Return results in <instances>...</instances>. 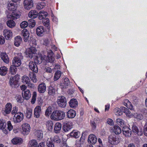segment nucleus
Listing matches in <instances>:
<instances>
[{"label":"nucleus","instance_id":"obj_20","mask_svg":"<svg viewBox=\"0 0 147 147\" xmlns=\"http://www.w3.org/2000/svg\"><path fill=\"white\" fill-rule=\"evenodd\" d=\"M132 131L133 132L136 133L138 135L141 136L143 134L142 129L139 130L137 126L135 125H133L132 127Z\"/></svg>","mask_w":147,"mask_h":147},{"label":"nucleus","instance_id":"obj_29","mask_svg":"<svg viewBox=\"0 0 147 147\" xmlns=\"http://www.w3.org/2000/svg\"><path fill=\"white\" fill-rule=\"evenodd\" d=\"M47 12L43 11H40L38 13V18L40 20H42L45 18L48 15Z\"/></svg>","mask_w":147,"mask_h":147},{"label":"nucleus","instance_id":"obj_2","mask_svg":"<svg viewBox=\"0 0 147 147\" xmlns=\"http://www.w3.org/2000/svg\"><path fill=\"white\" fill-rule=\"evenodd\" d=\"M36 50L34 47H31L28 48L26 49L25 52L26 57H29L30 58H32L34 56V55L36 53Z\"/></svg>","mask_w":147,"mask_h":147},{"label":"nucleus","instance_id":"obj_33","mask_svg":"<svg viewBox=\"0 0 147 147\" xmlns=\"http://www.w3.org/2000/svg\"><path fill=\"white\" fill-rule=\"evenodd\" d=\"M80 133L78 131L76 130H74L70 133V135L71 137H74L75 138H78L80 136Z\"/></svg>","mask_w":147,"mask_h":147},{"label":"nucleus","instance_id":"obj_14","mask_svg":"<svg viewBox=\"0 0 147 147\" xmlns=\"http://www.w3.org/2000/svg\"><path fill=\"white\" fill-rule=\"evenodd\" d=\"M96 141L97 138L95 135L93 134H91L89 136L88 142L89 143L94 144L96 143Z\"/></svg>","mask_w":147,"mask_h":147},{"label":"nucleus","instance_id":"obj_8","mask_svg":"<svg viewBox=\"0 0 147 147\" xmlns=\"http://www.w3.org/2000/svg\"><path fill=\"white\" fill-rule=\"evenodd\" d=\"M33 1L32 0H24V6L25 9L29 10L33 6Z\"/></svg>","mask_w":147,"mask_h":147},{"label":"nucleus","instance_id":"obj_52","mask_svg":"<svg viewBox=\"0 0 147 147\" xmlns=\"http://www.w3.org/2000/svg\"><path fill=\"white\" fill-rule=\"evenodd\" d=\"M28 22L29 25H30V26L31 28L34 27L36 24L35 21L32 19L29 20Z\"/></svg>","mask_w":147,"mask_h":147},{"label":"nucleus","instance_id":"obj_53","mask_svg":"<svg viewBox=\"0 0 147 147\" xmlns=\"http://www.w3.org/2000/svg\"><path fill=\"white\" fill-rule=\"evenodd\" d=\"M35 135L39 139H41L43 137V134L42 131L40 130H37L35 132Z\"/></svg>","mask_w":147,"mask_h":147},{"label":"nucleus","instance_id":"obj_16","mask_svg":"<svg viewBox=\"0 0 147 147\" xmlns=\"http://www.w3.org/2000/svg\"><path fill=\"white\" fill-rule=\"evenodd\" d=\"M29 33L26 29H24L22 31V35L24 37V40L25 42L28 41L29 36Z\"/></svg>","mask_w":147,"mask_h":147},{"label":"nucleus","instance_id":"obj_47","mask_svg":"<svg viewBox=\"0 0 147 147\" xmlns=\"http://www.w3.org/2000/svg\"><path fill=\"white\" fill-rule=\"evenodd\" d=\"M53 125V122L51 121H49L46 122V126L49 131H51L52 129Z\"/></svg>","mask_w":147,"mask_h":147},{"label":"nucleus","instance_id":"obj_15","mask_svg":"<svg viewBox=\"0 0 147 147\" xmlns=\"http://www.w3.org/2000/svg\"><path fill=\"white\" fill-rule=\"evenodd\" d=\"M29 69L37 73L38 72V68L35 63L33 61H30L29 64Z\"/></svg>","mask_w":147,"mask_h":147},{"label":"nucleus","instance_id":"obj_61","mask_svg":"<svg viewBox=\"0 0 147 147\" xmlns=\"http://www.w3.org/2000/svg\"><path fill=\"white\" fill-rule=\"evenodd\" d=\"M125 114L127 117L129 118H131L133 117H136V113L133 114L132 113H131V112L129 110L128 111L127 113H126Z\"/></svg>","mask_w":147,"mask_h":147},{"label":"nucleus","instance_id":"obj_57","mask_svg":"<svg viewBox=\"0 0 147 147\" xmlns=\"http://www.w3.org/2000/svg\"><path fill=\"white\" fill-rule=\"evenodd\" d=\"M43 23L45 26L48 27L49 24V21L48 18H45L42 21Z\"/></svg>","mask_w":147,"mask_h":147},{"label":"nucleus","instance_id":"obj_48","mask_svg":"<svg viewBox=\"0 0 147 147\" xmlns=\"http://www.w3.org/2000/svg\"><path fill=\"white\" fill-rule=\"evenodd\" d=\"M55 87H53V86H49V89L48 93L50 95H53L55 92Z\"/></svg>","mask_w":147,"mask_h":147},{"label":"nucleus","instance_id":"obj_62","mask_svg":"<svg viewBox=\"0 0 147 147\" xmlns=\"http://www.w3.org/2000/svg\"><path fill=\"white\" fill-rule=\"evenodd\" d=\"M52 141L50 139L49 140H48L47 142V144L48 147H54V145L53 144Z\"/></svg>","mask_w":147,"mask_h":147},{"label":"nucleus","instance_id":"obj_28","mask_svg":"<svg viewBox=\"0 0 147 147\" xmlns=\"http://www.w3.org/2000/svg\"><path fill=\"white\" fill-rule=\"evenodd\" d=\"M12 143L15 144H20L23 142V140L20 138L16 137L13 138L11 140Z\"/></svg>","mask_w":147,"mask_h":147},{"label":"nucleus","instance_id":"obj_27","mask_svg":"<svg viewBox=\"0 0 147 147\" xmlns=\"http://www.w3.org/2000/svg\"><path fill=\"white\" fill-rule=\"evenodd\" d=\"M38 14V13L35 10H31L28 13V16L32 18H36Z\"/></svg>","mask_w":147,"mask_h":147},{"label":"nucleus","instance_id":"obj_40","mask_svg":"<svg viewBox=\"0 0 147 147\" xmlns=\"http://www.w3.org/2000/svg\"><path fill=\"white\" fill-rule=\"evenodd\" d=\"M57 111H55L52 113L50 116L51 119L54 120L58 121Z\"/></svg>","mask_w":147,"mask_h":147},{"label":"nucleus","instance_id":"obj_36","mask_svg":"<svg viewBox=\"0 0 147 147\" xmlns=\"http://www.w3.org/2000/svg\"><path fill=\"white\" fill-rule=\"evenodd\" d=\"M7 68L6 67H1L0 68V74L2 76H5L7 74Z\"/></svg>","mask_w":147,"mask_h":147},{"label":"nucleus","instance_id":"obj_32","mask_svg":"<svg viewBox=\"0 0 147 147\" xmlns=\"http://www.w3.org/2000/svg\"><path fill=\"white\" fill-rule=\"evenodd\" d=\"M17 7L16 4L13 3H10L8 4L7 6V8L9 10L14 11L16 10Z\"/></svg>","mask_w":147,"mask_h":147},{"label":"nucleus","instance_id":"obj_43","mask_svg":"<svg viewBox=\"0 0 147 147\" xmlns=\"http://www.w3.org/2000/svg\"><path fill=\"white\" fill-rule=\"evenodd\" d=\"M113 131L116 134H119L121 132V129L118 126H115L113 127Z\"/></svg>","mask_w":147,"mask_h":147},{"label":"nucleus","instance_id":"obj_63","mask_svg":"<svg viewBox=\"0 0 147 147\" xmlns=\"http://www.w3.org/2000/svg\"><path fill=\"white\" fill-rule=\"evenodd\" d=\"M116 122L119 125H123L124 124L123 121L121 119H116Z\"/></svg>","mask_w":147,"mask_h":147},{"label":"nucleus","instance_id":"obj_49","mask_svg":"<svg viewBox=\"0 0 147 147\" xmlns=\"http://www.w3.org/2000/svg\"><path fill=\"white\" fill-rule=\"evenodd\" d=\"M114 112L115 115L117 116L121 115L122 114V112L121 109L117 107L114 109Z\"/></svg>","mask_w":147,"mask_h":147},{"label":"nucleus","instance_id":"obj_6","mask_svg":"<svg viewBox=\"0 0 147 147\" xmlns=\"http://www.w3.org/2000/svg\"><path fill=\"white\" fill-rule=\"evenodd\" d=\"M24 115L22 113L19 112L15 115L13 117V121L15 123H19L23 119Z\"/></svg>","mask_w":147,"mask_h":147},{"label":"nucleus","instance_id":"obj_46","mask_svg":"<svg viewBox=\"0 0 147 147\" xmlns=\"http://www.w3.org/2000/svg\"><path fill=\"white\" fill-rule=\"evenodd\" d=\"M50 139L54 143H60L61 141L59 138L57 136H54L52 138H51Z\"/></svg>","mask_w":147,"mask_h":147},{"label":"nucleus","instance_id":"obj_60","mask_svg":"<svg viewBox=\"0 0 147 147\" xmlns=\"http://www.w3.org/2000/svg\"><path fill=\"white\" fill-rule=\"evenodd\" d=\"M28 25V23L26 21H24L22 22L20 25V27L22 28H25Z\"/></svg>","mask_w":147,"mask_h":147},{"label":"nucleus","instance_id":"obj_7","mask_svg":"<svg viewBox=\"0 0 147 147\" xmlns=\"http://www.w3.org/2000/svg\"><path fill=\"white\" fill-rule=\"evenodd\" d=\"M72 123L70 121H67L64 123L63 129L64 131L67 132L72 128Z\"/></svg>","mask_w":147,"mask_h":147},{"label":"nucleus","instance_id":"obj_35","mask_svg":"<svg viewBox=\"0 0 147 147\" xmlns=\"http://www.w3.org/2000/svg\"><path fill=\"white\" fill-rule=\"evenodd\" d=\"M36 59H37L35 61V63H37L40 64L42 62L43 60H45V59H47V57L46 55H41L40 57H37Z\"/></svg>","mask_w":147,"mask_h":147},{"label":"nucleus","instance_id":"obj_25","mask_svg":"<svg viewBox=\"0 0 147 147\" xmlns=\"http://www.w3.org/2000/svg\"><path fill=\"white\" fill-rule=\"evenodd\" d=\"M1 57L4 62L7 63H9V59L5 53H2L1 54Z\"/></svg>","mask_w":147,"mask_h":147},{"label":"nucleus","instance_id":"obj_58","mask_svg":"<svg viewBox=\"0 0 147 147\" xmlns=\"http://www.w3.org/2000/svg\"><path fill=\"white\" fill-rule=\"evenodd\" d=\"M36 40L32 37H30V40H28V42L32 43V45H32V47H33L34 45H36Z\"/></svg>","mask_w":147,"mask_h":147},{"label":"nucleus","instance_id":"obj_10","mask_svg":"<svg viewBox=\"0 0 147 147\" xmlns=\"http://www.w3.org/2000/svg\"><path fill=\"white\" fill-rule=\"evenodd\" d=\"M3 34L7 40L10 39L12 37V31L7 29H5L4 30Z\"/></svg>","mask_w":147,"mask_h":147},{"label":"nucleus","instance_id":"obj_42","mask_svg":"<svg viewBox=\"0 0 147 147\" xmlns=\"http://www.w3.org/2000/svg\"><path fill=\"white\" fill-rule=\"evenodd\" d=\"M16 67L13 65L10 66L9 68V71L10 73L12 75L15 74L17 70V69Z\"/></svg>","mask_w":147,"mask_h":147},{"label":"nucleus","instance_id":"obj_5","mask_svg":"<svg viewBox=\"0 0 147 147\" xmlns=\"http://www.w3.org/2000/svg\"><path fill=\"white\" fill-rule=\"evenodd\" d=\"M109 142L112 144H117L120 142L119 139L115 135H110L108 138Z\"/></svg>","mask_w":147,"mask_h":147},{"label":"nucleus","instance_id":"obj_51","mask_svg":"<svg viewBox=\"0 0 147 147\" xmlns=\"http://www.w3.org/2000/svg\"><path fill=\"white\" fill-rule=\"evenodd\" d=\"M32 114V110L30 109H27L26 113V116L28 118H31Z\"/></svg>","mask_w":147,"mask_h":147},{"label":"nucleus","instance_id":"obj_9","mask_svg":"<svg viewBox=\"0 0 147 147\" xmlns=\"http://www.w3.org/2000/svg\"><path fill=\"white\" fill-rule=\"evenodd\" d=\"M63 83L61 84V88L63 90L67 88L68 86L70 84V82L68 78L64 77L63 78Z\"/></svg>","mask_w":147,"mask_h":147},{"label":"nucleus","instance_id":"obj_34","mask_svg":"<svg viewBox=\"0 0 147 147\" xmlns=\"http://www.w3.org/2000/svg\"><path fill=\"white\" fill-rule=\"evenodd\" d=\"M123 105L127 108L131 110H132L133 109V106L131 104L130 102L127 99H126L123 102Z\"/></svg>","mask_w":147,"mask_h":147},{"label":"nucleus","instance_id":"obj_50","mask_svg":"<svg viewBox=\"0 0 147 147\" xmlns=\"http://www.w3.org/2000/svg\"><path fill=\"white\" fill-rule=\"evenodd\" d=\"M30 77L31 79L34 82H36L37 81L36 75L33 72H31L29 74Z\"/></svg>","mask_w":147,"mask_h":147},{"label":"nucleus","instance_id":"obj_59","mask_svg":"<svg viewBox=\"0 0 147 147\" xmlns=\"http://www.w3.org/2000/svg\"><path fill=\"white\" fill-rule=\"evenodd\" d=\"M36 96V92H34L31 101V102L32 104H34L35 102Z\"/></svg>","mask_w":147,"mask_h":147},{"label":"nucleus","instance_id":"obj_3","mask_svg":"<svg viewBox=\"0 0 147 147\" xmlns=\"http://www.w3.org/2000/svg\"><path fill=\"white\" fill-rule=\"evenodd\" d=\"M22 134L24 135H27L29 133L30 127V125L26 123H24L22 124Z\"/></svg>","mask_w":147,"mask_h":147},{"label":"nucleus","instance_id":"obj_1","mask_svg":"<svg viewBox=\"0 0 147 147\" xmlns=\"http://www.w3.org/2000/svg\"><path fill=\"white\" fill-rule=\"evenodd\" d=\"M19 79V76L17 75L11 77L9 81L10 86L13 88H17L19 86L18 82Z\"/></svg>","mask_w":147,"mask_h":147},{"label":"nucleus","instance_id":"obj_23","mask_svg":"<svg viewBox=\"0 0 147 147\" xmlns=\"http://www.w3.org/2000/svg\"><path fill=\"white\" fill-rule=\"evenodd\" d=\"M76 114L75 111L73 109L69 110L67 112V116L68 118H73Z\"/></svg>","mask_w":147,"mask_h":147},{"label":"nucleus","instance_id":"obj_55","mask_svg":"<svg viewBox=\"0 0 147 147\" xmlns=\"http://www.w3.org/2000/svg\"><path fill=\"white\" fill-rule=\"evenodd\" d=\"M6 126V123L5 121L3 119H0V129H4Z\"/></svg>","mask_w":147,"mask_h":147},{"label":"nucleus","instance_id":"obj_11","mask_svg":"<svg viewBox=\"0 0 147 147\" xmlns=\"http://www.w3.org/2000/svg\"><path fill=\"white\" fill-rule=\"evenodd\" d=\"M12 105L10 103H7L4 109L2 111L3 113L5 115L9 114L11 111Z\"/></svg>","mask_w":147,"mask_h":147},{"label":"nucleus","instance_id":"obj_21","mask_svg":"<svg viewBox=\"0 0 147 147\" xmlns=\"http://www.w3.org/2000/svg\"><path fill=\"white\" fill-rule=\"evenodd\" d=\"M12 64L16 67L19 66L21 64V60L18 57H15L12 60Z\"/></svg>","mask_w":147,"mask_h":147},{"label":"nucleus","instance_id":"obj_4","mask_svg":"<svg viewBox=\"0 0 147 147\" xmlns=\"http://www.w3.org/2000/svg\"><path fill=\"white\" fill-rule=\"evenodd\" d=\"M57 102L58 105L61 107L64 108L66 105V100L63 96H60L57 98Z\"/></svg>","mask_w":147,"mask_h":147},{"label":"nucleus","instance_id":"obj_39","mask_svg":"<svg viewBox=\"0 0 147 147\" xmlns=\"http://www.w3.org/2000/svg\"><path fill=\"white\" fill-rule=\"evenodd\" d=\"M58 120L63 119L64 118L65 114V113L61 111H57Z\"/></svg>","mask_w":147,"mask_h":147},{"label":"nucleus","instance_id":"obj_38","mask_svg":"<svg viewBox=\"0 0 147 147\" xmlns=\"http://www.w3.org/2000/svg\"><path fill=\"white\" fill-rule=\"evenodd\" d=\"M84 142V140L82 137L80 138L79 140H76L75 144V147H81V145Z\"/></svg>","mask_w":147,"mask_h":147},{"label":"nucleus","instance_id":"obj_17","mask_svg":"<svg viewBox=\"0 0 147 147\" xmlns=\"http://www.w3.org/2000/svg\"><path fill=\"white\" fill-rule=\"evenodd\" d=\"M41 113V107L39 106H36L34 110V117L36 118L40 117Z\"/></svg>","mask_w":147,"mask_h":147},{"label":"nucleus","instance_id":"obj_26","mask_svg":"<svg viewBox=\"0 0 147 147\" xmlns=\"http://www.w3.org/2000/svg\"><path fill=\"white\" fill-rule=\"evenodd\" d=\"M22 95L23 98L26 100H28L31 96L30 91L28 90H26L24 93L22 92Z\"/></svg>","mask_w":147,"mask_h":147},{"label":"nucleus","instance_id":"obj_45","mask_svg":"<svg viewBox=\"0 0 147 147\" xmlns=\"http://www.w3.org/2000/svg\"><path fill=\"white\" fill-rule=\"evenodd\" d=\"M7 24L8 26L10 28L14 27L16 25L15 22L12 20H8L7 22Z\"/></svg>","mask_w":147,"mask_h":147},{"label":"nucleus","instance_id":"obj_30","mask_svg":"<svg viewBox=\"0 0 147 147\" xmlns=\"http://www.w3.org/2000/svg\"><path fill=\"white\" fill-rule=\"evenodd\" d=\"M38 144L37 141L33 139L29 141L28 145V147H37Z\"/></svg>","mask_w":147,"mask_h":147},{"label":"nucleus","instance_id":"obj_56","mask_svg":"<svg viewBox=\"0 0 147 147\" xmlns=\"http://www.w3.org/2000/svg\"><path fill=\"white\" fill-rule=\"evenodd\" d=\"M52 112V108L51 107L49 106L46 110L45 115L46 116H48Z\"/></svg>","mask_w":147,"mask_h":147},{"label":"nucleus","instance_id":"obj_24","mask_svg":"<svg viewBox=\"0 0 147 147\" xmlns=\"http://www.w3.org/2000/svg\"><path fill=\"white\" fill-rule=\"evenodd\" d=\"M61 128V124L59 123H57L55 125L54 131L56 133H60Z\"/></svg>","mask_w":147,"mask_h":147},{"label":"nucleus","instance_id":"obj_13","mask_svg":"<svg viewBox=\"0 0 147 147\" xmlns=\"http://www.w3.org/2000/svg\"><path fill=\"white\" fill-rule=\"evenodd\" d=\"M20 15L21 14L20 12L17 10H16L12 12L11 15L10 16H11V17H8V16H7V17L8 18H10L13 20H15L19 18Z\"/></svg>","mask_w":147,"mask_h":147},{"label":"nucleus","instance_id":"obj_22","mask_svg":"<svg viewBox=\"0 0 147 147\" xmlns=\"http://www.w3.org/2000/svg\"><path fill=\"white\" fill-rule=\"evenodd\" d=\"M38 90L39 92L43 93L46 90V86L43 83L39 84L38 87Z\"/></svg>","mask_w":147,"mask_h":147},{"label":"nucleus","instance_id":"obj_19","mask_svg":"<svg viewBox=\"0 0 147 147\" xmlns=\"http://www.w3.org/2000/svg\"><path fill=\"white\" fill-rule=\"evenodd\" d=\"M47 61L48 62L52 63L54 60V58L52 56L53 53L51 50H49L47 52Z\"/></svg>","mask_w":147,"mask_h":147},{"label":"nucleus","instance_id":"obj_12","mask_svg":"<svg viewBox=\"0 0 147 147\" xmlns=\"http://www.w3.org/2000/svg\"><path fill=\"white\" fill-rule=\"evenodd\" d=\"M123 133L124 135L126 137H130L131 135V130L127 127H123L122 129Z\"/></svg>","mask_w":147,"mask_h":147},{"label":"nucleus","instance_id":"obj_37","mask_svg":"<svg viewBox=\"0 0 147 147\" xmlns=\"http://www.w3.org/2000/svg\"><path fill=\"white\" fill-rule=\"evenodd\" d=\"M69 105L71 107L74 108L78 105V102L77 100L74 99L71 100L69 102Z\"/></svg>","mask_w":147,"mask_h":147},{"label":"nucleus","instance_id":"obj_54","mask_svg":"<svg viewBox=\"0 0 147 147\" xmlns=\"http://www.w3.org/2000/svg\"><path fill=\"white\" fill-rule=\"evenodd\" d=\"M46 5V4L44 2H41L38 4L36 8L40 10L43 8Z\"/></svg>","mask_w":147,"mask_h":147},{"label":"nucleus","instance_id":"obj_64","mask_svg":"<svg viewBox=\"0 0 147 147\" xmlns=\"http://www.w3.org/2000/svg\"><path fill=\"white\" fill-rule=\"evenodd\" d=\"M144 135L147 136V122L146 123L144 128Z\"/></svg>","mask_w":147,"mask_h":147},{"label":"nucleus","instance_id":"obj_31","mask_svg":"<svg viewBox=\"0 0 147 147\" xmlns=\"http://www.w3.org/2000/svg\"><path fill=\"white\" fill-rule=\"evenodd\" d=\"M22 38L20 36H18L15 38L14 44L15 46L18 47L22 41Z\"/></svg>","mask_w":147,"mask_h":147},{"label":"nucleus","instance_id":"obj_41","mask_svg":"<svg viewBox=\"0 0 147 147\" xmlns=\"http://www.w3.org/2000/svg\"><path fill=\"white\" fill-rule=\"evenodd\" d=\"M29 77L26 76L24 75L22 78V81L24 84H27L30 82Z\"/></svg>","mask_w":147,"mask_h":147},{"label":"nucleus","instance_id":"obj_44","mask_svg":"<svg viewBox=\"0 0 147 147\" xmlns=\"http://www.w3.org/2000/svg\"><path fill=\"white\" fill-rule=\"evenodd\" d=\"M61 74V72L60 71H57L55 74L53 80L54 81L58 80L60 78Z\"/></svg>","mask_w":147,"mask_h":147},{"label":"nucleus","instance_id":"obj_18","mask_svg":"<svg viewBox=\"0 0 147 147\" xmlns=\"http://www.w3.org/2000/svg\"><path fill=\"white\" fill-rule=\"evenodd\" d=\"M45 32V30L43 26H40L38 27L36 29V32L38 36H42Z\"/></svg>","mask_w":147,"mask_h":147}]
</instances>
